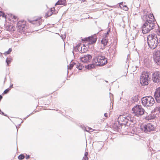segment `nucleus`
Wrapping results in <instances>:
<instances>
[{"mask_svg":"<svg viewBox=\"0 0 160 160\" xmlns=\"http://www.w3.org/2000/svg\"><path fill=\"white\" fill-rule=\"evenodd\" d=\"M155 22H156L153 15L150 14L148 16V18L142 26V33L146 34L154 28Z\"/></svg>","mask_w":160,"mask_h":160,"instance_id":"f257e3e1","label":"nucleus"},{"mask_svg":"<svg viewBox=\"0 0 160 160\" xmlns=\"http://www.w3.org/2000/svg\"><path fill=\"white\" fill-rule=\"evenodd\" d=\"M147 41L148 44L151 48L154 49L158 45V39L156 35L153 34L151 36H148Z\"/></svg>","mask_w":160,"mask_h":160,"instance_id":"f03ea898","label":"nucleus"},{"mask_svg":"<svg viewBox=\"0 0 160 160\" xmlns=\"http://www.w3.org/2000/svg\"><path fill=\"white\" fill-rule=\"evenodd\" d=\"M142 102L143 106L148 107L152 106L155 103V101L152 97L148 96L142 98Z\"/></svg>","mask_w":160,"mask_h":160,"instance_id":"7ed1b4c3","label":"nucleus"},{"mask_svg":"<svg viewBox=\"0 0 160 160\" xmlns=\"http://www.w3.org/2000/svg\"><path fill=\"white\" fill-rule=\"evenodd\" d=\"M150 79L148 73L143 72L140 77V82L142 86L148 85Z\"/></svg>","mask_w":160,"mask_h":160,"instance_id":"20e7f679","label":"nucleus"},{"mask_svg":"<svg viewBox=\"0 0 160 160\" xmlns=\"http://www.w3.org/2000/svg\"><path fill=\"white\" fill-rule=\"evenodd\" d=\"M96 64L98 66H102L107 63V60L105 57L102 56H97L93 59Z\"/></svg>","mask_w":160,"mask_h":160,"instance_id":"39448f33","label":"nucleus"},{"mask_svg":"<svg viewBox=\"0 0 160 160\" xmlns=\"http://www.w3.org/2000/svg\"><path fill=\"white\" fill-rule=\"evenodd\" d=\"M132 110L135 116L140 117L143 115L145 112V110L142 108L141 105L135 106L132 108Z\"/></svg>","mask_w":160,"mask_h":160,"instance_id":"423d86ee","label":"nucleus"},{"mask_svg":"<svg viewBox=\"0 0 160 160\" xmlns=\"http://www.w3.org/2000/svg\"><path fill=\"white\" fill-rule=\"evenodd\" d=\"M141 129L145 132L153 131L155 128V126L151 123H148L141 126Z\"/></svg>","mask_w":160,"mask_h":160,"instance_id":"0eeeda50","label":"nucleus"},{"mask_svg":"<svg viewBox=\"0 0 160 160\" xmlns=\"http://www.w3.org/2000/svg\"><path fill=\"white\" fill-rule=\"evenodd\" d=\"M127 119V116L126 117L124 115H120L118 118V123L121 126H130V124L128 123Z\"/></svg>","mask_w":160,"mask_h":160,"instance_id":"6e6552de","label":"nucleus"},{"mask_svg":"<svg viewBox=\"0 0 160 160\" xmlns=\"http://www.w3.org/2000/svg\"><path fill=\"white\" fill-rule=\"evenodd\" d=\"M152 80L154 83H158L160 82V72H155L152 74Z\"/></svg>","mask_w":160,"mask_h":160,"instance_id":"1a4fd4ad","label":"nucleus"},{"mask_svg":"<svg viewBox=\"0 0 160 160\" xmlns=\"http://www.w3.org/2000/svg\"><path fill=\"white\" fill-rule=\"evenodd\" d=\"M155 99L158 103H160V87L156 88L154 92Z\"/></svg>","mask_w":160,"mask_h":160,"instance_id":"9d476101","label":"nucleus"},{"mask_svg":"<svg viewBox=\"0 0 160 160\" xmlns=\"http://www.w3.org/2000/svg\"><path fill=\"white\" fill-rule=\"evenodd\" d=\"M92 58V56L90 54L85 55L82 57L80 58V60L82 62L88 63L89 62Z\"/></svg>","mask_w":160,"mask_h":160,"instance_id":"9b49d317","label":"nucleus"},{"mask_svg":"<svg viewBox=\"0 0 160 160\" xmlns=\"http://www.w3.org/2000/svg\"><path fill=\"white\" fill-rule=\"evenodd\" d=\"M83 40L87 41L89 44H92L96 42L97 40V38L95 36L89 37L84 38Z\"/></svg>","mask_w":160,"mask_h":160,"instance_id":"f8f14e48","label":"nucleus"},{"mask_svg":"<svg viewBox=\"0 0 160 160\" xmlns=\"http://www.w3.org/2000/svg\"><path fill=\"white\" fill-rule=\"evenodd\" d=\"M29 22L33 24H36L37 26L41 24V18H35L33 20H30Z\"/></svg>","mask_w":160,"mask_h":160,"instance_id":"ddd939ff","label":"nucleus"},{"mask_svg":"<svg viewBox=\"0 0 160 160\" xmlns=\"http://www.w3.org/2000/svg\"><path fill=\"white\" fill-rule=\"evenodd\" d=\"M127 119L128 123L130 124V126L132 124L133 125L136 123V120L134 118L132 117L131 115H130L127 116Z\"/></svg>","mask_w":160,"mask_h":160,"instance_id":"4468645a","label":"nucleus"},{"mask_svg":"<svg viewBox=\"0 0 160 160\" xmlns=\"http://www.w3.org/2000/svg\"><path fill=\"white\" fill-rule=\"evenodd\" d=\"M160 57V51H155L153 53V58L154 60Z\"/></svg>","mask_w":160,"mask_h":160,"instance_id":"2eb2a0df","label":"nucleus"},{"mask_svg":"<svg viewBox=\"0 0 160 160\" xmlns=\"http://www.w3.org/2000/svg\"><path fill=\"white\" fill-rule=\"evenodd\" d=\"M66 3V0H59L55 4L57 5H63L65 6Z\"/></svg>","mask_w":160,"mask_h":160,"instance_id":"dca6fc26","label":"nucleus"},{"mask_svg":"<svg viewBox=\"0 0 160 160\" xmlns=\"http://www.w3.org/2000/svg\"><path fill=\"white\" fill-rule=\"evenodd\" d=\"M79 48H78V51L81 53H82L85 52L86 49H85V46L83 47L81 46V45L79 44Z\"/></svg>","mask_w":160,"mask_h":160,"instance_id":"f3484780","label":"nucleus"},{"mask_svg":"<svg viewBox=\"0 0 160 160\" xmlns=\"http://www.w3.org/2000/svg\"><path fill=\"white\" fill-rule=\"evenodd\" d=\"M119 6L121 8L123 9L125 11H127L128 9V8L127 6L123 4V2H121L120 3Z\"/></svg>","mask_w":160,"mask_h":160,"instance_id":"a211bd4d","label":"nucleus"},{"mask_svg":"<svg viewBox=\"0 0 160 160\" xmlns=\"http://www.w3.org/2000/svg\"><path fill=\"white\" fill-rule=\"evenodd\" d=\"M25 23H22V25L21 26L19 27L18 28V29L19 30V31H20L22 32H24L25 30Z\"/></svg>","mask_w":160,"mask_h":160,"instance_id":"6ab92c4d","label":"nucleus"},{"mask_svg":"<svg viewBox=\"0 0 160 160\" xmlns=\"http://www.w3.org/2000/svg\"><path fill=\"white\" fill-rule=\"evenodd\" d=\"M75 65L76 66V68L78 69L79 70H81L84 67V66H82L81 64L78 62L76 63V65Z\"/></svg>","mask_w":160,"mask_h":160,"instance_id":"aec40b11","label":"nucleus"},{"mask_svg":"<svg viewBox=\"0 0 160 160\" xmlns=\"http://www.w3.org/2000/svg\"><path fill=\"white\" fill-rule=\"evenodd\" d=\"M108 42V40L107 39L106 37L103 38L101 41L102 43L103 44L104 46H105L107 45Z\"/></svg>","mask_w":160,"mask_h":160,"instance_id":"412c9836","label":"nucleus"},{"mask_svg":"<svg viewBox=\"0 0 160 160\" xmlns=\"http://www.w3.org/2000/svg\"><path fill=\"white\" fill-rule=\"evenodd\" d=\"M75 65H76V63L71 62L69 65L68 66V69L71 70Z\"/></svg>","mask_w":160,"mask_h":160,"instance_id":"4be33fe9","label":"nucleus"},{"mask_svg":"<svg viewBox=\"0 0 160 160\" xmlns=\"http://www.w3.org/2000/svg\"><path fill=\"white\" fill-rule=\"evenodd\" d=\"M25 23V22L24 21H19L17 23V28H19V27H20V26H22V23Z\"/></svg>","mask_w":160,"mask_h":160,"instance_id":"5701e85b","label":"nucleus"},{"mask_svg":"<svg viewBox=\"0 0 160 160\" xmlns=\"http://www.w3.org/2000/svg\"><path fill=\"white\" fill-rule=\"evenodd\" d=\"M95 66V64H89L86 66V68L87 69H90L93 68Z\"/></svg>","mask_w":160,"mask_h":160,"instance_id":"b1692460","label":"nucleus"},{"mask_svg":"<svg viewBox=\"0 0 160 160\" xmlns=\"http://www.w3.org/2000/svg\"><path fill=\"white\" fill-rule=\"evenodd\" d=\"M79 44H78L76 46L73 47V50L72 51V52L74 55V51L77 52L78 51V48H79Z\"/></svg>","mask_w":160,"mask_h":160,"instance_id":"393cba45","label":"nucleus"},{"mask_svg":"<svg viewBox=\"0 0 160 160\" xmlns=\"http://www.w3.org/2000/svg\"><path fill=\"white\" fill-rule=\"evenodd\" d=\"M138 100V96H135V97H133L131 98V101L133 102H137Z\"/></svg>","mask_w":160,"mask_h":160,"instance_id":"a878e982","label":"nucleus"},{"mask_svg":"<svg viewBox=\"0 0 160 160\" xmlns=\"http://www.w3.org/2000/svg\"><path fill=\"white\" fill-rule=\"evenodd\" d=\"M153 116H152V115H149L148 117H145V119L148 120L153 119Z\"/></svg>","mask_w":160,"mask_h":160,"instance_id":"bb28decb","label":"nucleus"},{"mask_svg":"<svg viewBox=\"0 0 160 160\" xmlns=\"http://www.w3.org/2000/svg\"><path fill=\"white\" fill-rule=\"evenodd\" d=\"M88 154V153L87 152H86L85 153L84 156L83 158V159L82 160H88V158L87 156Z\"/></svg>","mask_w":160,"mask_h":160,"instance_id":"cd10ccee","label":"nucleus"},{"mask_svg":"<svg viewBox=\"0 0 160 160\" xmlns=\"http://www.w3.org/2000/svg\"><path fill=\"white\" fill-rule=\"evenodd\" d=\"M154 60L157 65L160 66V57L157 58L156 59H154Z\"/></svg>","mask_w":160,"mask_h":160,"instance_id":"c85d7f7f","label":"nucleus"},{"mask_svg":"<svg viewBox=\"0 0 160 160\" xmlns=\"http://www.w3.org/2000/svg\"><path fill=\"white\" fill-rule=\"evenodd\" d=\"M25 158L24 155L22 154H20L18 157V159L20 160L23 159Z\"/></svg>","mask_w":160,"mask_h":160,"instance_id":"c756f323","label":"nucleus"},{"mask_svg":"<svg viewBox=\"0 0 160 160\" xmlns=\"http://www.w3.org/2000/svg\"><path fill=\"white\" fill-rule=\"evenodd\" d=\"M81 128H82V129L83 130H85L87 132H89V131H90V130H92V129L91 128H86L85 127L82 128V126L81 125Z\"/></svg>","mask_w":160,"mask_h":160,"instance_id":"7c9ffc66","label":"nucleus"},{"mask_svg":"<svg viewBox=\"0 0 160 160\" xmlns=\"http://www.w3.org/2000/svg\"><path fill=\"white\" fill-rule=\"evenodd\" d=\"M6 62L7 63V65H8L11 62V59L7 58L6 60Z\"/></svg>","mask_w":160,"mask_h":160,"instance_id":"2f4dec72","label":"nucleus"},{"mask_svg":"<svg viewBox=\"0 0 160 160\" xmlns=\"http://www.w3.org/2000/svg\"><path fill=\"white\" fill-rule=\"evenodd\" d=\"M12 51V49L11 48H9L8 50L6 52H5L4 53L5 55L8 54L10 53Z\"/></svg>","mask_w":160,"mask_h":160,"instance_id":"473e14b6","label":"nucleus"},{"mask_svg":"<svg viewBox=\"0 0 160 160\" xmlns=\"http://www.w3.org/2000/svg\"><path fill=\"white\" fill-rule=\"evenodd\" d=\"M53 13V12H52V10H51L50 11H48L47 14V15L48 17H49Z\"/></svg>","mask_w":160,"mask_h":160,"instance_id":"72a5a7b5","label":"nucleus"},{"mask_svg":"<svg viewBox=\"0 0 160 160\" xmlns=\"http://www.w3.org/2000/svg\"><path fill=\"white\" fill-rule=\"evenodd\" d=\"M0 16H2L3 18H6V15L3 12L0 11Z\"/></svg>","mask_w":160,"mask_h":160,"instance_id":"f704fd0d","label":"nucleus"},{"mask_svg":"<svg viewBox=\"0 0 160 160\" xmlns=\"http://www.w3.org/2000/svg\"><path fill=\"white\" fill-rule=\"evenodd\" d=\"M10 90V88H8L6 89L4 91L2 94H6L8 93L9 92Z\"/></svg>","mask_w":160,"mask_h":160,"instance_id":"c9c22d12","label":"nucleus"},{"mask_svg":"<svg viewBox=\"0 0 160 160\" xmlns=\"http://www.w3.org/2000/svg\"><path fill=\"white\" fill-rule=\"evenodd\" d=\"M26 154V158L27 159H28L30 158V156L29 155H27V154Z\"/></svg>","mask_w":160,"mask_h":160,"instance_id":"e433bc0d","label":"nucleus"},{"mask_svg":"<svg viewBox=\"0 0 160 160\" xmlns=\"http://www.w3.org/2000/svg\"><path fill=\"white\" fill-rule=\"evenodd\" d=\"M12 18H14V19L16 20V19H17V16H15V15H13L12 16Z\"/></svg>","mask_w":160,"mask_h":160,"instance_id":"4c0bfd02","label":"nucleus"},{"mask_svg":"<svg viewBox=\"0 0 160 160\" xmlns=\"http://www.w3.org/2000/svg\"><path fill=\"white\" fill-rule=\"evenodd\" d=\"M32 113H31L29 115H28L27 117L25 118H23V119L25 120L27 118H28L29 116H30V115H32Z\"/></svg>","mask_w":160,"mask_h":160,"instance_id":"58836bf2","label":"nucleus"},{"mask_svg":"<svg viewBox=\"0 0 160 160\" xmlns=\"http://www.w3.org/2000/svg\"><path fill=\"white\" fill-rule=\"evenodd\" d=\"M13 88V84H12L9 87V88Z\"/></svg>","mask_w":160,"mask_h":160,"instance_id":"ea45409f","label":"nucleus"},{"mask_svg":"<svg viewBox=\"0 0 160 160\" xmlns=\"http://www.w3.org/2000/svg\"><path fill=\"white\" fill-rule=\"evenodd\" d=\"M104 116H105V117H106V118L108 117V116H107V113H104Z\"/></svg>","mask_w":160,"mask_h":160,"instance_id":"a19ab883","label":"nucleus"},{"mask_svg":"<svg viewBox=\"0 0 160 160\" xmlns=\"http://www.w3.org/2000/svg\"><path fill=\"white\" fill-rule=\"evenodd\" d=\"M2 97L1 95H0V101L1 100V99L2 98Z\"/></svg>","mask_w":160,"mask_h":160,"instance_id":"79ce46f5","label":"nucleus"},{"mask_svg":"<svg viewBox=\"0 0 160 160\" xmlns=\"http://www.w3.org/2000/svg\"><path fill=\"white\" fill-rule=\"evenodd\" d=\"M158 110L159 112H160V106L158 108Z\"/></svg>","mask_w":160,"mask_h":160,"instance_id":"37998d69","label":"nucleus"},{"mask_svg":"<svg viewBox=\"0 0 160 160\" xmlns=\"http://www.w3.org/2000/svg\"><path fill=\"white\" fill-rule=\"evenodd\" d=\"M2 53H1V52H0V57L1 58H2Z\"/></svg>","mask_w":160,"mask_h":160,"instance_id":"c03bdc74","label":"nucleus"},{"mask_svg":"<svg viewBox=\"0 0 160 160\" xmlns=\"http://www.w3.org/2000/svg\"><path fill=\"white\" fill-rule=\"evenodd\" d=\"M105 34H106L105 35V36H106V35H108V32H107L106 33H105Z\"/></svg>","mask_w":160,"mask_h":160,"instance_id":"a18cd8bd","label":"nucleus"},{"mask_svg":"<svg viewBox=\"0 0 160 160\" xmlns=\"http://www.w3.org/2000/svg\"><path fill=\"white\" fill-rule=\"evenodd\" d=\"M6 77L5 78V80L4 81V82H5V80H6Z\"/></svg>","mask_w":160,"mask_h":160,"instance_id":"49530a36","label":"nucleus"},{"mask_svg":"<svg viewBox=\"0 0 160 160\" xmlns=\"http://www.w3.org/2000/svg\"><path fill=\"white\" fill-rule=\"evenodd\" d=\"M21 124L20 123V124H18V126L19 127V126H21Z\"/></svg>","mask_w":160,"mask_h":160,"instance_id":"de8ad7c7","label":"nucleus"},{"mask_svg":"<svg viewBox=\"0 0 160 160\" xmlns=\"http://www.w3.org/2000/svg\"><path fill=\"white\" fill-rule=\"evenodd\" d=\"M85 0H82V1L83 2H85Z\"/></svg>","mask_w":160,"mask_h":160,"instance_id":"09e8293b","label":"nucleus"},{"mask_svg":"<svg viewBox=\"0 0 160 160\" xmlns=\"http://www.w3.org/2000/svg\"><path fill=\"white\" fill-rule=\"evenodd\" d=\"M144 17H145L146 18L147 17V15H145L144 16Z\"/></svg>","mask_w":160,"mask_h":160,"instance_id":"8fccbe9b","label":"nucleus"},{"mask_svg":"<svg viewBox=\"0 0 160 160\" xmlns=\"http://www.w3.org/2000/svg\"><path fill=\"white\" fill-rule=\"evenodd\" d=\"M23 121H22L21 123H23Z\"/></svg>","mask_w":160,"mask_h":160,"instance_id":"3c124183","label":"nucleus"},{"mask_svg":"<svg viewBox=\"0 0 160 160\" xmlns=\"http://www.w3.org/2000/svg\"><path fill=\"white\" fill-rule=\"evenodd\" d=\"M16 127L17 128L18 127H17V126H16Z\"/></svg>","mask_w":160,"mask_h":160,"instance_id":"603ef678","label":"nucleus"},{"mask_svg":"<svg viewBox=\"0 0 160 160\" xmlns=\"http://www.w3.org/2000/svg\"><path fill=\"white\" fill-rule=\"evenodd\" d=\"M82 48V50H83V48Z\"/></svg>","mask_w":160,"mask_h":160,"instance_id":"864d4df0","label":"nucleus"}]
</instances>
